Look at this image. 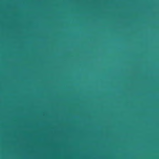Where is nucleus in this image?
Returning <instances> with one entry per match:
<instances>
[{"instance_id": "obj_1", "label": "nucleus", "mask_w": 159, "mask_h": 159, "mask_svg": "<svg viewBox=\"0 0 159 159\" xmlns=\"http://www.w3.org/2000/svg\"><path fill=\"white\" fill-rule=\"evenodd\" d=\"M0 62H60V60H0Z\"/></svg>"}, {"instance_id": "obj_2", "label": "nucleus", "mask_w": 159, "mask_h": 159, "mask_svg": "<svg viewBox=\"0 0 159 159\" xmlns=\"http://www.w3.org/2000/svg\"><path fill=\"white\" fill-rule=\"evenodd\" d=\"M0 60H47V58H0Z\"/></svg>"}]
</instances>
